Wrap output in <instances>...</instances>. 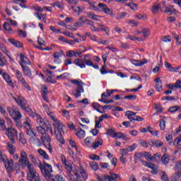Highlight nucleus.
I'll list each match as a JSON object with an SVG mask.
<instances>
[{
	"label": "nucleus",
	"mask_w": 181,
	"mask_h": 181,
	"mask_svg": "<svg viewBox=\"0 0 181 181\" xmlns=\"http://www.w3.org/2000/svg\"><path fill=\"white\" fill-rule=\"evenodd\" d=\"M21 168H27V179L31 180L34 176L39 175L35 170V166L30 163L29 158H28V153L22 151L21 152L20 158L18 160Z\"/></svg>",
	"instance_id": "obj_1"
},
{
	"label": "nucleus",
	"mask_w": 181,
	"mask_h": 181,
	"mask_svg": "<svg viewBox=\"0 0 181 181\" xmlns=\"http://www.w3.org/2000/svg\"><path fill=\"white\" fill-rule=\"evenodd\" d=\"M66 172L68 173L70 181H78V179H80V175L78 173H80L81 177H83L84 180L88 177V175L86 170H84V167H83V165H79L77 170H73L71 166H67Z\"/></svg>",
	"instance_id": "obj_2"
},
{
	"label": "nucleus",
	"mask_w": 181,
	"mask_h": 181,
	"mask_svg": "<svg viewBox=\"0 0 181 181\" xmlns=\"http://www.w3.org/2000/svg\"><path fill=\"white\" fill-rule=\"evenodd\" d=\"M53 125L54 128V135L56 139L60 142V144H64V138H63L64 129L66 128L60 122V120L55 119L53 120Z\"/></svg>",
	"instance_id": "obj_3"
},
{
	"label": "nucleus",
	"mask_w": 181,
	"mask_h": 181,
	"mask_svg": "<svg viewBox=\"0 0 181 181\" xmlns=\"http://www.w3.org/2000/svg\"><path fill=\"white\" fill-rule=\"evenodd\" d=\"M38 168L40 169L45 179H46L47 181H49L54 176L52 174V172H53V169L52 168V165L50 164L45 163V164L43 165L42 163H40L38 165Z\"/></svg>",
	"instance_id": "obj_4"
},
{
	"label": "nucleus",
	"mask_w": 181,
	"mask_h": 181,
	"mask_svg": "<svg viewBox=\"0 0 181 181\" xmlns=\"http://www.w3.org/2000/svg\"><path fill=\"white\" fill-rule=\"evenodd\" d=\"M37 131L41 135H45L47 132H49L51 135H53V129H52V125L49 121L45 120V124L43 126L37 127Z\"/></svg>",
	"instance_id": "obj_5"
},
{
	"label": "nucleus",
	"mask_w": 181,
	"mask_h": 181,
	"mask_svg": "<svg viewBox=\"0 0 181 181\" xmlns=\"http://www.w3.org/2000/svg\"><path fill=\"white\" fill-rule=\"evenodd\" d=\"M7 112L14 121H18L22 118V114L16 107H7Z\"/></svg>",
	"instance_id": "obj_6"
},
{
	"label": "nucleus",
	"mask_w": 181,
	"mask_h": 181,
	"mask_svg": "<svg viewBox=\"0 0 181 181\" xmlns=\"http://www.w3.org/2000/svg\"><path fill=\"white\" fill-rule=\"evenodd\" d=\"M71 83H72V84H76L77 87V88L75 89V91H76L75 98H78V97H81V93H84V88L83 87V84L84 83L76 79L71 81Z\"/></svg>",
	"instance_id": "obj_7"
},
{
	"label": "nucleus",
	"mask_w": 181,
	"mask_h": 181,
	"mask_svg": "<svg viewBox=\"0 0 181 181\" xmlns=\"http://www.w3.org/2000/svg\"><path fill=\"white\" fill-rule=\"evenodd\" d=\"M41 141L45 146L47 149L49 151V153H52L53 151V147H52V145L50 144V142H52V139H50V136L45 134V136L41 137Z\"/></svg>",
	"instance_id": "obj_8"
},
{
	"label": "nucleus",
	"mask_w": 181,
	"mask_h": 181,
	"mask_svg": "<svg viewBox=\"0 0 181 181\" xmlns=\"http://www.w3.org/2000/svg\"><path fill=\"white\" fill-rule=\"evenodd\" d=\"M20 102L18 105L21 107L22 110L25 111V112H28V115L32 113L33 111H32V109L28 107V102L26 100L23 99L21 96H19Z\"/></svg>",
	"instance_id": "obj_9"
},
{
	"label": "nucleus",
	"mask_w": 181,
	"mask_h": 181,
	"mask_svg": "<svg viewBox=\"0 0 181 181\" xmlns=\"http://www.w3.org/2000/svg\"><path fill=\"white\" fill-rule=\"evenodd\" d=\"M6 134L11 141L12 144H15V136H18V132L16 129L8 128L6 132Z\"/></svg>",
	"instance_id": "obj_10"
},
{
	"label": "nucleus",
	"mask_w": 181,
	"mask_h": 181,
	"mask_svg": "<svg viewBox=\"0 0 181 181\" xmlns=\"http://www.w3.org/2000/svg\"><path fill=\"white\" fill-rule=\"evenodd\" d=\"M27 135H29V136H32L31 141H33L34 144H37L38 145H40V139L37 138H33V136H36V133H35V130L33 129H27L26 130Z\"/></svg>",
	"instance_id": "obj_11"
},
{
	"label": "nucleus",
	"mask_w": 181,
	"mask_h": 181,
	"mask_svg": "<svg viewBox=\"0 0 181 181\" xmlns=\"http://www.w3.org/2000/svg\"><path fill=\"white\" fill-rule=\"evenodd\" d=\"M29 115L30 117H32V118L36 119V121L37 124H39L40 127H43V125H45V123L46 122V121L44 122L43 119H42V117H40V115L33 112H31V113Z\"/></svg>",
	"instance_id": "obj_12"
},
{
	"label": "nucleus",
	"mask_w": 181,
	"mask_h": 181,
	"mask_svg": "<svg viewBox=\"0 0 181 181\" xmlns=\"http://www.w3.org/2000/svg\"><path fill=\"white\" fill-rule=\"evenodd\" d=\"M20 59L21 61L19 62V64L21 66V67H23V66H27L28 64H30L31 63L29 58H28V57L25 56L23 54H20Z\"/></svg>",
	"instance_id": "obj_13"
},
{
	"label": "nucleus",
	"mask_w": 181,
	"mask_h": 181,
	"mask_svg": "<svg viewBox=\"0 0 181 181\" xmlns=\"http://www.w3.org/2000/svg\"><path fill=\"white\" fill-rule=\"evenodd\" d=\"M13 163H15L13 160H6L4 161L5 168L8 173H12V172H13Z\"/></svg>",
	"instance_id": "obj_14"
},
{
	"label": "nucleus",
	"mask_w": 181,
	"mask_h": 181,
	"mask_svg": "<svg viewBox=\"0 0 181 181\" xmlns=\"http://www.w3.org/2000/svg\"><path fill=\"white\" fill-rule=\"evenodd\" d=\"M49 91H47V86L45 85H43L41 87V95L44 100V101H46V103H49V99H47V93Z\"/></svg>",
	"instance_id": "obj_15"
},
{
	"label": "nucleus",
	"mask_w": 181,
	"mask_h": 181,
	"mask_svg": "<svg viewBox=\"0 0 181 181\" xmlns=\"http://www.w3.org/2000/svg\"><path fill=\"white\" fill-rule=\"evenodd\" d=\"M167 87L169 90H177V88L181 89V81L178 80L173 84H168Z\"/></svg>",
	"instance_id": "obj_16"
},
{
	"label": "nucleus",
	"mask_w": 181,
	"mask_h": 181,
	"mask_svg": "<svg viewBox=\"0 0 181 181\" xmlns=\"http://www.w3.org/2000/svg\"><path fill=\"white\" fill-rule=\"evenodd\" d=\"M23 69V73L28 77L29 78H32V70L28 66H21Z\"/></svg>",
	"instance_id": "obj_17"
},
{
	"label": "nucleus",
	"mask_w": 181,
	"mask_h": 181,
	"mask_svg": "<svg viewBox=\"0 0 181 181\" xmlns=\"http://www.w3.org/2000/svg\"><path fill=\"white\" fill-rule=\"evenodd\" d=\"M74 63L81 69L86 68V62L83 59H74Z\"/></svg>",
	"instance_id": "obj_18"
},
{
	"label": "nucleus",
	"mask_w": 181,
	"mask_h": 181,
	"mask_svg": "<svg viewBox=\"0 0 181 181\" xmlns=\"http://www.w3.org/2000/svg\"><path fill=\"white\" fill-rule=\"evenodd\" d=\"M3 78H4L5 81L8 83L11 87H15V84H13V82H12V80L11 79V76L6 73L2 74Z\"/></svg>",
	"instance_id": "obj_19"
},
{
	"label": "nucleus",
	"mask_w": 181,
	"mask_h": 181,
	"mask_svg": "<svg viewBox=\"0 0 181 181\" xmlns=\"http://www.w3.org/2000/svg\"><path fill=\"white\" fill-rule=\"evenodd\" d=\"M8 40L10 43H11V45H13L16 47H23V44L18 40H15L13 38H9Z\"/></svg>",
	"instance_id": "obj_20"
},
{
	"label": "nucleus",
	"mask_w": 181,
	"mask_h": 181,
	"mask_svg": "<svg viewBox=\"0 0 181 181\" xmlns=\"http://www.w3.org/2000/svg\"><path fill=\"white\" fill-rule=\"evenodd\" d=\"M160 159L161 160V162L163 165H169L170 156H169L168 154H164Z\"/></svg>",
	"instance_id": "obj_21"
},
{
	"label": "nucleus",
	"mask_w": 181,
	"mask_h": 181,
	"mask_svg": "<svg viewBox=\"0 0 181 181\" xmlns=\"http://www.w3.org/2000/svg\"><path fill=\"white\" fill-rule=\"evenodd\" d=\"M71 9L72 11H74L75 12V13H76L77 15H80V13H81L83 12V11H84V9H86V8L81 6H71Z\"/></svg>",
	"instance_id": "obj_22"
},
{
	"label": "nucleus",
	"mask_w": 181,
	"mask_h": 181,
	"mask_svg": "<svg viewBox=\"0 0 181 181\" xmlns=\"http://www.w3.org/2000/svg\"><path fill=\"white\" fill-rule=\"evenodd\" d=\"M62 54H63V51H60V52H54V58L55 59V60L54 61V63H61L62 59H59V58L61 57Z\"/></svg>",
	"instance_id": "obj_23"
},
{
	"label": "nucleus",
	"mask_w": 181,
	"mask_h": 181,
	"mask_svg": "<svg viewBox=\"0 0 181 181\" xmlns=\"http://www.w3.org/2000/svg\"><path fill=\"white\" fill-rule=\"evenodd\" d=\"M0 49H1V52H4V53L5 54L6 56L8 57L9 59H11V54L9 53V51H8V49L4 44L0 43Z\"/></svg>",
	"instance_id": "obj_24"
},
{
	"label": "nucleus",
	"mask_w": 181,
	"mask_h": 181,
	"mask_svg": "<svg viewBox=\"0 0 181 181\" xmlns=\"http://www.w3.org/2000/svg\"><path fill=\"white\" fill-rule=\"evenodd\" d=\"M162 101H175V100H179V97L175 96H163L161 98Z\"/></svg>",
	"instance_id": "obj_25"
},
{
	"label": "nucleus",
	"mask_w": 181,
	"mask_h": 181,
	"mask_svg": "<svg viewBox=\"0 0 181 181\" xmlns=\"http://www.w3.org/2000/svg\"><path fill=\"white\" fill-rule=\"evenodd\" d=\"M165 13H170V15H172L173 13H176V9L173 8V6H170V7H165Z\"/></svg>",
	"instance_id": "obj_26"
},
{
	"label": "nucleus",
	"mask_w": 181,
	"mask_h": 181,
	"mask_svg": "<svg viewBox=\"0 0 181 181\" xmlns=\"http://www.w3.org/2000/svg\"><path fill=\"white\" fill-rule=\"evenodd\" d=\"M152 146H156V148H160V146H163V142L159 140L151 141Z\"/></svg>",
	"instance_id": "obj_27"
},
{
	"label": "nucleus",
	"mask_w": 181,
	"mask_h": 181,
	"mask_svg": "<svg viewBox=\"0 0 181 181\" xmlns=\"http://www.w3.org/2000/svg\"><path fill=\"white\" fill-rule=\"evenodd\" d=\"M38 153L40 155V156L43 157L44 159H49V155H47V153H46V151H45L43 149L39 148Z\"/></svg>",
	"instance_id": "obj_28"
},
{
	"label": "nucleus",
	"mask_w": 181,
	"mask_h": 181,
	"mask_svg": "<svg viewBox=\"0 0 181 181\" xmlns=\"http://www.w3.org/2000/svg\"><path fill=\"white\" fill-rule=\"evenodd\" d=\"M91 169H93V170H98V169H100V166L98 165V163L95 161H92L89 163Z\"/></svg>",
	"instance_id": "obj_29"
},
{
	"label": "nucleus",
	"mask_w": 181,
	"mask_h": 181,
	"mask_svg": "<svg viewBox=\"0 0 181 181\" xmlns=\"http://www.w3.org/2000/svg\"><path fill=\"white\" fill-rule=\"evenodd\" d=\"M144 156V153H139V152H136L134 154V158L137 160H143Z\"/></svg>",
	"instance_id": "obj_30"
},
{
	"label": "nucleus",
	"mask_w": 181,
	"mask_h": 181,
	"mask_svg": "<svg viewBox=\"0 0 181 181\" xmlns=\"http://www.w3.org/2000/svg\"><path fill=\"white\" fill-rule=\"evenodd\" d=\"M108 97H111V93H110V90H106V92L102 93L100 100H106Z\"/></svg>",
	"instance_id": "obj_31"
},
{
	"label": "nucleus",
	"mask_w": 181,
	"mask_h": 181,
	"mask_svg": "<svg viewBox=\"0 0 181 181\" xmlns=\"http://www.w3.org/2000/svg\"><path fill=\"white\" fill-rule=\"evenodd\" d=\"M16 77H17L18 81H21L22 80L25 79L23 78V75H22V72H21V71H19V69L16 70Z\"/></svg>",
	"instance_id": "obj_32"
},
{
	"label": "nucleus",
	"mask_w": 181,
	"mask_h": 181,
	"mask_svg": "<svg viewBox=\"0 0 181 181\" xmlns=\"http://www.w3.org/2000/svg\"><path fill=\"white\" fill-rule=\"evenodd\" d=\"M108 175H97L96 179L98 181H107L108 180Z\"/></svg>",
	"instance_id": "obj_33"
},
{
	"label": "nucleus",
	"mask_w": 181,
	"mask_h": 181,
	"mask_svg": "<svg viewBox=\"0 0 181 181\" xmlns=\"http://www.w3.org/2000/svg\"><path fill=\"white\" fill-rule=\"evenodd\" d=\"M12 144L13 143L8 144V152H9V153H11V155H13V153H15V151H16V149L15 148H13V145Z\"/></svg>",
	"instance_id": "obj_34"
},
{
	"label": "nucleus",
	"mask_w": 181,
	"mask_h": 181,
	"mask_svg": "<svg viewBox=\"0 0 181 181\" xmlns=\"http://www.w3.org/2000/svg\"><path fill=\"white\" fill-rule=\"evenodd\" d=\"M177 171L178 172L173 176V181L180 180L181 177V170H177Z\"/></svg>",
	"instance_id": "obj_35"
},
{
	"label": "nucleus",
	"mask_w": 181,
	"mask_h": 181,
	"mask_svg": "<svg viewBox=\"0 0 181 181\" xmlns=\"http://www.w3.org/2000/svg\"><path fill=\"white\" fill-rule=\"evenodd\" d=\"M101 145H103V140H100V141L93 143L92 148L93 149H97V148H98V146H100Z\"/></svg>",
	"instance_id": "obj_36"
},
{
	"label": "nucleus",
	"mask_w": 181,
	"mask_h": 181,
	"mask_svg": "<svg viewBox=\"0 0 181 181\" xmlns=\"http://www.w3.org/2000/svg\"><path fill=\"white\" fill-rule=\"evenodd\" d=\"M76 136L78 137V138H81V139H83L86 136V132L83 129H80V131H78L77 133H76Z\"/></svg>",
	"instance_id": "obj_37"
},
{
	"label": "nucleus",
	"mask_w": 181,
	"mask_h": 181,
	"mask_svg": "<svg viewBox=\"0 0 181 181\" xmlns=\"http://www.w3.org/2000/svg\"><path fill=\"white\" fill-rule=\"evenodd\" d=\"M140 145L144 148H149L151 146V144L145 140H140Z\"/></svg>",
	"instance_id": "obj_38"
},
{
	"label": "nucleus",
	"mask_w": 181,
	"mask_h": 181,
	"mask_svg": "<svg viewBox=\"0 0 181 181\" xmlns=\"http://www.w3.org/2000/svg\"><path fill=\"white\" fill-rule=\"evenodd\" d=\"M6 129V126L5 125V120L4 119H0V130L5 131Z\"/></svg>",
	"instance_id": "obj_39"
},
{
	"label": "nucleus",
	"mask_w": 181,
	"mask_h": 181,
	"mask_svg": "<svg viewBox=\"0 0 181 181\" xmlns=\"http://www.w3.org/2000/svg\"><path fill=\"white\" fill-rule=\"evenodd\" d=\"M142 33L144 35V37H148L151 36V32L149 31V29L144 28L142 30Z\"/></svg>",
	"instance_id": "obj_40"
},
{
	"label": "nucleus",
	"mask_w": 181,
	"mask_h": 181,
	"mask_svg": "<svg viewBox=\"0 0 181 181\" xmlns=\"http://www.w3.org/2000/svg\"><path fill=\"white\" fill-rule=\"evenodd\" d=\"M125 16H127V12L119 13L117 16L116 19L117 21H119L120 19H124V18H125Z\"/></svg>",
	"instance_id": "obj_41"
},
{
	"label": "nucleus",
	"mask_w": 181,
	"mask_h": 181,
	"mask_svg": "<svg viewBox=\"0 0 181 181\" xmlns=\"http://www.w3.org/2000/svg\"><path fill=\"white\" fill-rule=\"evenodd\" d=\"M144 158H146L147 160H153V156H152V155H151L150 153L144 152Z\"/></svg>",
	"instance_id": "obj_42"
},
{
	"label": "nucleus",
	"mask_w": 181,
	"mask_h": 181,
	"mask_svg": "<svg viewBox=\"0 0 181 181\" xmlns=\"http://www.w3.org/2000/svg\"><path fill=\"white\" fill-rule=\"evenodd\" d=\"M92 107L94 108V110H95L98 112H101V114H103V112L100 111V110H99V108H100V107H101V105L100 104H98V103H93Z\"/></svg>",
	"instance_id": "obj_43"
},
{
	"label": "nucleus",
	"mask_w": 181,
	"mask_h": 181,
	"mask_svg": "<svg viewBox=\"0 0 181 181\" xmlns=\"http://www.w3.org/2000/svg\"><path fill=\"white\" fill-rule=\"evenodd\" d=\"M21 83H22L23 86L27 89L28 90V91H30V86H29V84H28V83H26V80L25 79H22L21 81H20Z\"/></svg>",
	"instance_id": "obj_44"
},
{
	"label": "nucleus",
	"mask_w": 181,
	"mask_h": 181,
	"mask_svg": "<svg viewBox=\"0 0 181 181\" xmlns=\"http://www.w3.org/2000/svg\"><path fill=\"white\" fill-rule=\"evenodd\" d=\"M147 129L148 132H150V134H151V135H153L154 136H157V135L159 134L158 131L151 130L152 129V127H147Z\"/></svg>",
	"instance_id": "obj_45"
},
{
	"label": "nucleus",
	"mask_w": 181,
	"mask_h": 181,
	"mask_svg": "<svg viewBox=\"0 0 181 181\" xmlns=\"http://www.w3.org/2000/svg\"><path fill=\"white\" fill-rule=\"evenodd\" d=\"M179 108H180V107L179 105H175V106L170 107L168 109V112H176V111H177L179 110Z\"/></svg>",
	"instance_id": "obj_46"
},
{
	"label": "nucleus",
	"mask_w": 181,
	"mask_h": 181,
	"mask_svg": "<svg viewBox=\"0 0 181 181\" xmlns=\"http://www.w3.org/2000/svg\"><path fill=\"white\" fill-rule=\"evenodd\" d=\"M88 4L90 5V6L92 7V9L93 11H95L96 12H100V8L94 5V2L89 1Z\"/></svg>",
	"instance_id": "obj_47"
},
{
	"label": "nucleus",
	"mask_w": 181,
	"mask_h": 181,
	"mask_svg": "<svg viewBox=\"0 0 181 181\" xmlns=\"http://www.w3.org/2000/svg\"><path fill=\"white\" fill-rule=\"evenodd\" d=\"M61 159L64 165H65V169L67 170V166L70 165L67 164V160H66V157L64 156V155L61 156Z\"/></svg>",
	"instance_id": "obj_48"
},
{
	"label": "nucleus",
	"mask_w": 181,
	"mask_h": 181,
	"mask_svg": "<svg viewBox=\"0 0 181 181\" xmlns=\"http://www.w3.org/2000/svg\"><path fill=\"white\" fill-rule=\"evenodd\" d=\"M161 180L163 181H169L168 175H166V173H165V171L161 172Z\"/></svg>",
	"instance_id": "obj_49"
},
{
	"label": "nucleus",
	"mask_w": 181,
	"mask_h": 181,
	"mask_svg": "<svg viewBox=\"0 0 181 181\" xmlns=\"http://www.w3.org/2000/svg\"><path fill=\"white\" fill-rule=\"evenodd\" d=\"M124 136V134L122 132H115L114 135L112 136V138L117 139L119 138V139H121Z\"/></svg>",
	"instance_id": "obj_50"
},
{
	"label": "nucleus",
	"mask_w": 181,
	"mask_h": 181,
	"mask_svg": "<svg viewBox=\"0 0 181 181\" xmlns=\"http://www.w3.org/2000/svg\"><path fill=\"white\" fill-rule=\"evenodd\" d=\"M18 36L20 37H26V36H28V34H26V31L18 30Z\"/></svg>",
	"instance_id": "obj_51"
},
{
	"label": "nucleus",
	"mask_w": 181,
	"mask_h": 181,
	"mask_svg": "<svg viewBox=\"0 0 181 181\" xmlns=\"http://www.w3.org/2000/svg\"><path fill=\"white\" fill-rule=\"evenodd\" d=\"M128 6H129V8H131V9H133V11H136V9L138 8V5L134 3H129Z\"/></svg>",
	"instance_id": "obj_52"
},
{
	"label": "nucleus",
	"mask_w": 181,
	"mask_h": 181,
	"mask_svg": "<svg viewBox=\"0 0 181 181\" xmlns=\"http://www.w3.org/2000/svg\"><path fill=\"white\" fill-rule=\"evenodd\" d=\"M55 5L59 8V9H64V4L62 1L55 2Z\"/></svg>",
	"instance_id": "obj_53"
},
{
	"label": "nucleus",
	"mask_w": 181,
	"mask_h": 181,
	"mask_svg": "<svg viewBox=\"0 0 181 181\" xmlns=\"http://www.w3.org/2000/svg\"><path fill=\"white\" fill-rule=\"evenodd\" d=\"M4 28L5 29V30H7L8 32H12V28H11L9 23L6 22L4 24Z\"/></svg>",
	"instance_id": "obj_54"
},
{
	"label": "nucleus",
	"mask_w": 181,
	"mask_h": 181,
	"mask_svg": "<svg viewBox=\"0 0 181 181\" xmlns=\"http://www.w3.org/2000/svg\"><path fill=\"white\" fill-rule=\"evenodd\" d=\"M136 146H138V145L133 144L132 146L127 147V151H129V152H132V151H135V149H136Z\"/></svg>",
	"instance_id": "obj_55"
},
{
	"label": "nucleus",
	"mask_w": 181,
	"mask_h": 181,
	"mask_svg": "<svg viewBox=\"0 0 181 181\" xmlns=\"http://www.w3.org/2000/svg\"><path fill=\"white\" fill-rule=\"evenodd\" d=\"M99 28H100V30H103V32H105L107 35H108V27H105L104 25H98Z\"/></svg>",
	"instance_id": "obj_56"
},
{
	"label": "nucleus",
	"mask_w": 181,
	"mask_h": 181,
	"mask_svg": "<svg viewBox=\"0 0 181 181\" xmlns=\"http://www.w3.org/2000/svg\"><path fill=\"white\" fill-rule=\"evenodd\" d=\"M29 181H42L40 180V176H39V174L37 175H34L30 180L28 179Z\"/></svg>",
	"instance_id": "obj_57"
},
{
	"label": "nucleus",
	"mask_w": 181,
	"mask_h": 181,
	"mask_svg": "<svg viewBox=\"0 0 181 181\" xmlns=\"http://www.w3.org/2000/svg\"><path fill=\"white\" fill-rule=\"evenodd\" d=\"M98 6H99V8H100V9L102 10V12H105V11L108 8V7L107 6V4H103V3H100V4H98Z\"/></svg>",
	"instance_id": "obj_58"
},
{
	"label": "nucleus",
	"mask_w": 181,
	"mask_h": 181,
	"mask_svg": "<svg viewBox=\"0 0 181 181\" xmlns=\"http://www.w3.org/2000/svg\"><path fill=\"white\" fill-rule=\"evenodd\" d=\"M105 13H107V15H110V16L114 17L115 16V14L111 11V9L108 8V7L105 9L104 11Z\"/></svg>",
	"instance_id": "obj_59"
},
{
	"label": "nucleus",
	"mask_w": 181,
	"mask_h": 181,
	"mask_svg": "<svg viewBox=\"0 0 181 181\" xmlns=\"http://www.w3.org/2000/svg\"><path fill=\"white\" fill-rule=\"evenodd\" d=\"M120 152H121L122 156H127V155H128V152H129V151H128V148H126V149L121 148Z\"/></svg>",
	"instance_id": "obj_60"
},
{
	"label": "nucleus",
	"mask_w": 181,
	"mask_h": 181,
	"mask_svg": "<svg viewBox=\"0 0 181 181\" xmlns=\"http://www.w3.org/2000/svg\"><path fill=\"white\" fill-rule=\"evenodd\" d=\"M156 88L159 93H160V91H163V88H162V83H156Z\"/></svg>",
	"instance_id": "obj_61"
},
{
	"label": "nucleus",
	"mask_w": 181,
	"mask_h": 181,
	"mask_svg": "<svg viewBox=\"0 0 181 181\" xmlns=\"http://www.w3.org/2000/svg\"><path fill=\"white\" fill-rule=\"evenodd\" d=\"M160 128L161 131H165V128H166V124L165 123V120H161L160 122Z\"/></svg>",
	"instance_id": "obj_62"
},
{
	"label": "nucleus",
	"mask_w": 181,
	"mask_h": 181,
	"mask_svg": "<svg viewBox=\"0 0 181 181\" xmlns=\"http://www.w3.org/2000/svg\"><path fill=\"white\" fill-rule=\"evenodd\" d=\"M33 9H35V11L37 12H43L45 11V9L37 5L34 6Z\"/></svg>",
	"instance_id": "obj_63"
},
{
	"label": "nucleus",
	"mask_w": 181,
	"mask_h": 181,
	"mask_svg": "<svg viewBox=\"0 0 181 181\" xmlns=\"http://www.w3.org/2000/svg\"><path fill=\"white\" fill-rule=\"evenodd\" d=\"M175 170H181V161H178L175 165Z\"/></svg>",
	"instance_id": "obj_64"
}]
</instances>
